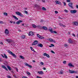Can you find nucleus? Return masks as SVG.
Masks as SVG:
<instances>
[{
  "mask_svg": "<svg viewBox=\"0 0 78 78\" xmlns=\"http://www.w3.org/2000/svg\"><path fill=\"white\" fill-rule=\"evenodd\" d=\"M8 52L9 53V54H10L11 55H12L13 57H14L15 58H16L17 56H16V55H15V54H13L12 52L11 51H10V50H9L8 51Z\"/></svg>",
  "mask_w": 78,
  "mask_h": 78,
  "instance_id": "nucleus-1",
  "label": "nucleus"
},
{
  "mask_svg": "<svg viewBox=\"0 0 78 78\" xmlns=\"http://www.w3.org/2000/svg\"><path fill=\"white\" fill-rule=\"evenodd\" d=\"M16 14L18 16H21V17H23V15L22 14V13L21 12H16Z\"/></svg>",
  "mask_w": 78,
  "mask_h": 78,
  "instance_id": "nucleus-2",
  "label": "nucleus"
},
{
  "mask_svg": "<svg viewBox=\"0 0 78 78\" xmlns=\"http://www.w3.org/2000/svg\"><path fill=\"white\" fill-rule=\"evenodd\" d=\"M69 70L70 73H78V72L76 71H74L71 70L70 69H69Z\"/></svg>",
  "mask_w": 78,
  "mask_h": 78,
  "instance_id": "nucleus-3",
  "label": "nucleus"
},
{
  "mask_svg": "<svg viewBox=\"0 0 78 78\" xmlns=\"http://www.w3.org/2000/svg\"><path fill=\"white\" fill-rule=\"evenodd\" d=\"M73 25L74 26H78V22L74 21L73 22Z\"/></svg>",
  "mask_w": 78,
  "mask_h": 78,
  "instance_id": "nucleus-4",
  "label": "nucleus"
},
{
  "mask_svg": "<svg viewBox=\"0 0 78 78\" xmlns=\"http://www.w3.org/2000/svg\"><path fill=\"white\" fill-rule=\"evenodd\" d=\"M37 43H38V41L37 40H35L34 41V42L33 43L32 45H36V44H37Z\"/></svg>",
  "mask_w": 78,
  "mask_h": 78,
  "instance_id": "nucleus-5",
  "label": "nucleus"
},
{
  "mask_svg": "<svg viewBox=\"0 0 78 78\" xmlns=\"http://www.w3.org/2000/svg\"><path fill=\"white\" fill-rule=\"evenodd\" d=\"M48 40L49 42H54V43H55V42H56V41H55L53 40V39L51 38H49Z\"/></svg>",
  "mask_w": 78,
  "mask_h": 78,
  "instance_id": "nucleus-6",
  "label": "nucleus"
},
{
  "mask_svg": "<svg viewBox=\"0 0 78 78\" xmlns=\"http://www.w3.org/2000/svg\"><path fill=\"white\" fill-rule=\"evenodd\" d=\"M77 11L76 10H71L70 11V12L71 13H73V14H75L76 12Z\"/></svg>",
  "mask_w": 78,
  "mask_h": 78,
  "instance_id": "nucleus-7",
  "label": "nucleus"
},
{
  "mask_svg": "<svg viewBox=\"0 0 78 78\" xmlns=\"http://www.w3.org/2000/svg\"><path fill=\"white\" fill-rule=\"evenodd\" d=\"M21 22H23V21L21 20H19L18 21H17L16 23L17 25H19L21 23Z\"/></svg>",
  "mask_w": 78,
  "mask_h": 78,
  "instance_id": "nucleus-8",
  "label": "nucleus"
},
{
  "mask_svg": "<svg viewBox=\"0 0 78 78\" xmlns=\"http://www.w3.org/2000/svg\"><path fill=\"white\" fill-rule=\"evenodd\" d=\"M68 5L69 7H71V8H73V3L72 2H70L68 4Z\"/></svg>",
  "mask_w": 78,
  "mask_h": 78,
  "instance_id": "nucleus-9",
  "label": "nucleus"
},
{
  "mask_svg": "<svg viewBox=\"0 0 78 78\" xmlns=\"http://www.w3.org/2000/svg\"><path fill=\"white\" fill-rule=\"evenodd\" d=\"M5 41H7L8 43H10V42H12V40L11 39H6Z\"/></svg>",
  "mask_w": 78,
  "mask_h": 78,
  "instance_id": "nucleus-10",
  "label": "nucleus"
},
{
  "mask_svg": "<svg viewBox=\"0 0 78 78\" xmlns=\"http://www.w3.org/2000/svg\"><path fill=\"white\" fill-rule=\"evenodd\" d=\"M68 43H69V44H72V43H73V41H72V40L70 38L68 39Z\"/></svg>",
  "mask_w": 78,
  "mask_h": 78,
  "instance_id": "nucleus-11",
  "label": "nucleus"
},
{
  "mask_svg": "<svg viewBox=\"0 0 78 78\" xmlns=\"http://www.w3.org/2000/svg\"><path fill=\"white\" fill-rule=\"evenodd\" d=\"M68 66H69V67H75L74 65L72 64V63H69L68 64Z\"/></svg>",
  "mask_w": 78,
  "mask_h": 78,
  "instance_id": "nucleus-12",
  "label": "nucleus"
},
{
  "mask_svg": "<svg viewBox=\"0 0 78 78\" xmlns=\"http://www.w3.org/2000/svg\"><path fill=\"white\" fill-rule=\"evenodd\" d=\"M2 69H5V70H6L7 71H8V69H7L6 67L5 66L2 65Z\"/></svg>",
  "mask_w": 78,
  "mask_h": 78,
  "instance_id": "nucleus-13",
  "label": "nucleus"
},
{
  "mask_svg": "<svg viewBox=\"0 0 78 78\" xmlns=\"http://www.w3.org/2000/svg\"><path fill=\"white\" fill-rule=\"evenodd\" d=\"M5 33L6 34H9V30L7 29H6L5 30Z\"/></svg>",
  "mask_w": 78,
  "mask_h": 78,
  "instance_id": "nucleus-14",
  "label": "nucleus"
},
{
  "mask_svg": "<svg viewBox=\"0 0 78 78\" xmlns=\"http://www.w3.org/2000/svg\"><path fill=\"white\" fill-rule=\"evenodd\" d=\"M44 56H46L47 58H50V56L48 54H47L46 53H44L43 54Z\"/></svg>",
  "mask_w": 78,
  "mask_h": 78,
  "instance_id": "nucleus-15",
  "label": "nucleus"
},
{
  "mask_svg": "<svg viewBox=\"0 0 78 78\" xmlns=\"http://www.w3.org/2000/svg\"><path fill=\"white\" fill-rule=\"evenodd\" d=\"M34 35V33L32 31H30L29 32V36H33Z\"/></svg>",
  "mask_w": 78,
  "mask_h": 78,
  "instance_id": "nucleus-16",
  "label": "nucleus"
},
{
  "mask_svg": "<svg viewBox=\"0 0 78 78\" xmlns=\"http://www.w3.org/2000/svg\"><path fill=\"white\" fill-rule=\"evenodd\" d=\"M42 29H43L44 30H45L46 31H47V30H48V29L47 28V27L45 26L42 27Z\"/></svg>",
  "mask_w": 78,
  "mask_h": 78,
  "instance_id": "nucleus-17",
  "label": "nucleus"
},
{
  "mask_svg": "<svg viewBox=\"0 0 78 78\" xmlns=\"http://www.w3.org/2000/svg\"><path fill=\"white\" fill-rule=\"evenodd\" d=\"M25 66H28V67H30V68H32V66H31V65H28V64L27 63H26L25 64Z\"/></svg>",
  "mask_w": 78,
  "mask_h": 78,
  "instance_id": "nucleus-18",
  "label": "nucleus"
},
{
  "mask_svg": "<svg viewBox=\"0 0 78 78\" xmlns=\"http://www.w3.org/2000/svg\"><path fill=\"white\" fill-rule=\"evenodd\" d=\"M38 73L40 75H43L44 74V72L42 71H38Z\"/></svg>",
  "mask_w": 78,
  "mask_h": 78,
  "instance_id": "nucleus-19",
  "label": "nucleus"
},
{
  "mask_svg": "<svg viewBox=\"0 0 78 78\" xmlns=\"http://www.w3.org/2000/svg\"><path fill=\"white\" fill-rule=\"evenodd\" d=\"M55 2L57 4H61V2L60 1H58L57 0L55 1Z\"/></svg>",
  "mask_w": 78,
  "mask_h": 78,
  "instance_id": "nucleus-20",
  "label": "nucleus"
},
{
  "mask_svg": "<svg viewBox=\"0 0 78 78\" xmlns=\"http://www.w3.org/2000/svg\"><path fill=\"white\" fill-rule=\"evenodd\" d=\"M48 31H49L51 33H53V29H52L51 28V29H48Z\"/></svg>",
  "mask_w": 78,
  "mask_h": 78,
  "instance_id": "nucleus-21",
  "label": "nucleus"
},
{
  "mask_svg": "<svg viewBox=\"0 0 78 78\" xmlns=\"http://www.w3.org/2000/svg\"><path fill=\"white\" fill-rule=\"evenodd\" d=\"M37 46H38V47H43V45L42 44H38L37 45Z\"/></svg>",
  "mask_w": 78,
  "mask_h": 78,
  "instance_id": "nucleus-22",
  "label": "nucleus"
},
{
  "mask_svg": "<svg viewBox=\"0 0 78 78\" xmlns=\"http://www.w3.org/2000/svg\"><path fill=\"white\" fill-rule=\"evenodd\" d=\"M7 67L8 69L9 70L11 71V67L9 66H7Z\"/></svg>",
  "mask_w": 78,
  "mask_h": 78,
  "instance_id": "nucleus-23",
  "label": "nucleus"
},
{
  "mask_svg": "<svg viewBox=\"0 0 78 78\" xmlns=\"http://www.w3.org/2000/svg\"><path fill=\"white\" fill-rule=\"evenodd\" d=\"M13 18H15V19H16V20H19V19L17 18V17H16L15 16L13 15Z\"/></svg>",
  "mask_w": 78,
  "mask_h": 78,
  "instance_id": "nucleus-24",
  "label": "nucleus"
},
{
  "mask_svg": "<svg viewBox=\"0 0 78 78\" xmlns=\"http://www.w3.org/2000/svg\"><path fill=\"white\" fill-rule=\"evenodd\" d=\"M34 8H39V5L36 4L34 5Z\"/></svg>",
  "mask_w": 78,
  "mask_h": 78,
  "instance_id": "nucleus-25",
  "label": "nucleus"
},
{
  "mask_svg": "<svg viewBox=\"0 0 78 78\" xmlns=\"http://www.w3.org/2000/svg\"><path fill=\"white\" fill-rule=\"evenodd\" d=\"M25 38V36L24 35H23L21 36V38L23 39H24Z\"/></svg>",
  "mask_w": 78,
  "mask_h": 78,
  "instance_id": "nucleus-26",
  "label": "nucleus"
},
{
  "mask_svg": "<svg viewBox=\"0 0 78 78\" xmlns=\"http://www.w3.org/2000/svg\"><path fill=\"white\" fill-rule=\"evenodd\" d=\"M4 56L5 58H6V59H8V57H7V55H6L5 54H4Z\"/></svg>",
  "mask_w": 78,
  "mask_h": 78,
  "instance_id": "nucleus-27",
  "label": "nucleus"
},
{
  "mask_svg": "<svg viewBox=\"0 0 78 78\" xmlns=\"http://www.w3.org/2000/svg\"><path fill=\"white\" fill-rule=\"evenodd\" d=\"M30 49L32 51H33L34 52H36V51H34V49H33V48L32 47H30Z\"/></svg>",
  "mask_w": 78,
  "mask_h": 78,
  "instance_id": "nucleus-28",
  "label": "nucleus"
},
{
  "mask_svg": "<svg viewBox=\"0 0 78 78\" xmlns=\"http://www.w3.org/2000/svg\"><path fill=\"white\" fill-rule=\"evenodd\" d=\"M20 59H25V58L22 55L20 56Z\"/></svg>",
  "mask_w": 78,
  "mask_h": 78,
  "instance_id": "nucleus-29",
  "label": "nucleus"
},
{
  "mask_svg": "<svg viewBox=\"0 0 78 78\" xmlns=\"http://www.w3.org/2000/svg\"><path fill=\"white\" fill-rule=\"evenodd\" d=\"M32 26L33 27V28H36V25L35 24H33L32 25Z\"/></svg>",
  "mask_w": 78,
  "mask_h": 78,
  "instance_id": "nucleus-30",
  "label": "nucleus"
},
{
  "mask_svg": "<svg viewBox=\"0 0 78 78\" xmlns=\"http://www.w3.org/2000/svg\"><path fill=\"white\" fill-rule=\"evenodd\" d=\"M42 9L43 10V11H46L47 10L44 7H43L42 8Z\"/></svg>",
  "mask_w": 78,
  "mask_h": 78,
  "instance_id": "nucleus-31",
  "label": "nucleus"
},
{
  "mask_svg": "<svg viewBox=\"0 0 78 78\" xmlns=\"http://www.w3.org/2000/svg\"><path fill=\"white\" fill-rule=\"evenodd\" d=\"M4 15L5 16H8V13L7 12L4 13Z\"/></svg>",
  "mask_w": 78,
  "mask_h": 78,
  "instance_id": "nucleus-32",
  "label": "nucleus"
},
{
  "mask_svg": "<svg viewBox=\"0 0 78 78\" xmlns=\"http://www.w3.org/2000/svg\"><path fill=\"white\" fill-rule=\"evenodd\" d=\"M39 39H44V37L40 36V37H39Z\"/></svg>",
  "mask_w": 78,
  "mask_h": 78,
  "instance_id": "nucleus-33",
  "label": "nucleus"
},
{
  "mask_svg": "<svg viewBox=\"0 0 78 78\" xmlns=\"http://www.w3.org/2000/svg\"><path fill=\"white\" fill-rule=\"evenodd\" d=\"M37 37H38V38H39L40 37H41V35H39V34H37Z\"/></svg>",
  "mask_w": 78,
  "mask_h": 78,
  "instance_id": "nucleus-34",
  "label": "nucleus"
},
{
  "mask_svg": "<svg viewBox=\"0 0 78 78\" xmlns=\"http://www.w3.org/2000/svg\"><path fill=\"white\" fill-rule=\"evenodd\" d=\"M62 27H65V26H64V25H63V24L60 23L59 24Z\"/></svg>",
  "mask_w": 78,
  "mask_h": 78,
  "instance_id": "nucleus-35",
  "label": "nucleus"
},
{
  "mask_svg": "<svg viewBox=\"0 0 78 78\" xmlns=\"http://www.w3.org/2000/svg\"><path fill=\"white\" fill-rule=\"evenodd\" d=\"M64 47H68V44H65L64 45Z\"/></svg>",
  "mask_w": 78,
  "mask_h": 78,
  "instance_id": "nucleus-36",
  "label": "nucleus"
},
{
  "mask_svg": "<svg viewBox=\"0 0 78 78\" xmlns=\"http://www.w3.org/2000/svg\"><path fill=\"white\" fill-rule=\"evenodd\" d=\"M27 74L29 75H31V73H30V72H27Z\"/></svg>",
  "mask_w": 78,
  "mask_h": 78,
  "instance_id": "nucleus-37",
  "label": "nucleus"
},
{
  "mask_svg": "<svg viewBox=\"0 0 78 78\" xmlns=\"http://www.w3.org/2000/svg\"><path fill=\"white\" fill-rule=\"evenodd\" d=\"M38 27L39 28H42V27L41 26H38Z\"/></svg>",
  "mask_w": 78,
  "mask_h": 78,
  "instance_id": "nucleus-38",
  "label": "nucleus"
},
{
  "mask_svg": "<svg viewBox=\"0 0 78 78\" xmlns=\"http://www.w3.org/2000/svg\"><path fill=\"white\" fill-rule=\"evenodd\" d=\"M64 11L65 12H69V11L68 10H67V9H65L64 10Z\"/></svg>",
  "mask_w": 78,
  "mask_h": 78,
  "instance_id": "nucleus-39",
  "label": "nucleus"
},
{
  "mask_svg": "<svg viewBox=\"0 0 78 78\" xmlns=\"http://www.w3.org/2000/svg\"><path fill=\"white\" fill-rule=\"evenodd\" d=\"M24 11L25 14H28V12H27V11Z\"/></svg>",
  "mask_w": 78,
  "mask_h": 78,
  "instance_id": "nucleus-40",
  "label": "nucleus"
},
{
  "mask_svg": "<svg viewBox=\"0 0 78 78\" xmlns=\"http://www.w3.org/2000/svg\"><path fill=\"white\" fill-rule=\"evenodd\" d=\"M63 63V64H67V62L66 61H64Z\"/></svg>",
  "mask_w": 78,
  "mask_h": 78,
  "instance_id": "nucleus-41",
  "label": "nucleus"
},
{
  "mask_svg": "<svg viewBox=\"0 0 78 78\" xmlns=\"http://www.w3.org/2000/svg\"><path fill=\"white\" fill-rule=\"evenodd\" d=\"M55 33V34H57V32L55 31H53V33Z\"/></svg>",
  "mask_w": 78,
  "mask_h": 78,
  "instance_id": "nucleus-42",
  "label": "nucleus"
},
{
  "mask_svg": "<svg viewBox=\"0 0 78 78\" xmlns=\"http://www.w3.org/2000/svg\"><path fill=\"white\" fill-rule=\"evenodd\" d=\"M51 53H55V52L52 50L51 51Z\"/></svg>",
  "mask_w": 78,
  "mask_h": 78,
  "instance_id": "nucleus-43",
  "label": "nucleus"
},
{
  "mask_svg": "<svg viewBox=\"0 0 78 78\" xmlns=\"http://www.w3.org/2000/svg\"><path fill=\"white\" fill-rule=\"evenodd\" d=\"M63 5L64 6H66V3L65 2H63Z\"/></svg>",
  "mask_w": 78,
  "mask_h": 78,
  "instance_id": "nucleus-44",
  "label": "nucleus"
},
{
  "mask_svg": "<svg viewBox=\"0 0 78 78\" xmlns=\"http://www.w3.org/2000/svg\"><path fill=\"white\" fill-rule=\"evenodd\" d=\"M51 45L52 47H55V45L53 44H51Z\"/></svg>",
  "mask_w": 78,
  "mask_h": 78,
  "instance_id": "nucleus-45",
  "label": "nucleus"
},
{
  "mask_svg": "<svg viewBox=\"0 0 78 78\" xmlns=\"http://www.w3.org/2000/svg\"><path fill=\"white\" fill-rule=\"evenodd\" d=\"M40 64H41V65H44V63L42 62H41Z\"/></svg>",
  "mask_w": 78,
  "mask_h": 78,
  "instance_id": "nucleus-46",
  "label": "nucleus"
},
{
  "mask_svg": "<svg viewBox=\"0 0 78 78\" xmlns=\"http://www.w3.org/2000/svg\"><path fill=\"white\" fill-rule=\"evenodd\" d=\"M4 23V22L2 21H1L0 22V24H1V23Z\"/></svg>",
  "mask_w": 78,
  "mask_h": 78,
  "instance_id": "nucleus-47",
  "label": "nucleus"
},
{
  "mask_svg": "<svg viewBox=\"0 0 78 78\" xmlns=\"http://www.w3.org/2000/svg\"><path fill=\"white\" fill-rule=\"evenodd\" d=\"M67 2H70V0H67Z\"/></svg>",
  "mask_w": 78,
  "mask_h": 78,
  "instance_id": "nucleus-48",
  "label": "nucleus"
},
{
  "mask_svg": "<svg viewBox=\"0 0 78 78\" xmlns=\"http://www.w3.org/2000/svg\"><path fill=\"white\" fill-rule=\"evenodd\" d=\"M55 12L56 14H58V11H55Z\"/></svg>",
  "mask_w": 78,
  "mask_h": 78,
  "instance_id": "nucleus-49",
  "label": "nucleus"
},
{
  "mask_svg": "<svg viewBox=\"0 0 78 78\" xmlns=\"http://www.w3.org/2000/svg\"><path fill=\"white\" fill-rule=\"evenodd\" d=\"M58 18L60 19H63V18H61V16H58Z\"/></svg>",
  "mask_w": 78,
  "mask_h": 78,
  "instance_id": "nucleus-50",
  "label": "nucleus"
},
{
  "mask_svg": "<svg viewBox=\"0 0 78 78\" xmlns=\"http://www.w3.org/2000/svg\"><path fill=\"white\" fill-rule=\"evenodd\" d=\"M42 2H44V3L45 2V0H42Z\"/></svg>",
  "mask_w": 78,
  "mask_h": 78,
  "instance_id": "nucleus-51",
  "label": "nucleus"
},
{
  "mask_svg": "<svg viewBox=\"0 0 78 78\" xmlns=\"http://www.w3.org/2000/svg\"><path fill=\"white\" fill-rule=\"evenodd\" d=\"M72 36H74V37H75V34H72Z\"/></svg>",
  "mask_w": 78,
  "mask_h": 78,
  "instance_id": "nucleus-52",
  "label": "nucleus"
},
{
  "mask_svg": "<svg viewBox=\"0 0 78 78\" xmlns=\"http://www.w3.org/2000/svg\"><path fill=\"white\" fill-rule=\"evenodd\" d=\"M63 72L60 71V74H62V73H63Z\"/></svg>",
  "mask_w": 78,
  "mask_h": 78,
  "instance_id": "nucleus-53",
  "label": "nucleus"
},
{
  "mask_svg": "<svg viewBox=\"0 0 78 78\" xmlns=\"http://www.w3.org/2000/svg\"><path fill=\"white\" fill-rule=\"evenodd\" d=\"M10 23H12L13 22H12V21H10L9 22Z\"/></svg>",
  "mask_w": 78,
  "mask_h": 78,
  "instance_id": "nucleus-54",
  "label": "nucleus"
},
{
  "mask_svg": "<svg viewBox=\"0 0 78 78\" xmlns=\"http://www.w3.org/2000/svg\"><path fill=\"white\" fill-rule=\"evenodd\" d=\"M2 59L0 58V62H2Z\"/></svg>",
  "mask_w": 78,
  "mask_h": 78,
  "instance_id": "nucleus-55",
  "label": "nucleus"
},
{
  "mask_svg": "<svg viewBox=\"0 0 78 78\" xmlns=\"http://www.w3.org/2000/svg\"><path fill=\"white\" fill-rule=\"evenodd\" d=\"M1 56H2V57L3 58H5V57H4V56L3 55L1 54Z\"/></svg>",
  "mask_w": 78,
  "mask_h": 78,
  "instance_id": "nucleus-56",
  "label": "nucleus"
},
{
  "mask_svg": "<svg viewBox=\"0 0 78 78\" xmlns=\"http://www.w3.org/2000/svg\"><path fill=\"white\" fill-rule=\"evenodd\" d=\"M16 70L17 72H18V68H16Z\"/></svg>",
  "mask_w": 78,
  "mask_h": 78,
  "instance_id": "nucleus-57",
  "label": "nucleus"
},
{
  "mask_svg": "<svg viewBox=\"0 0 78 78\" xmlns=\"http://www.w3.org/2000/svg\"><path fill=\"white\" fill-rule=\"evenodd\" d=\"M43 70H46V68H43Z\"/></svg>",
  "mask_w": 78,
  "mask_h": 78,
  "instance_id": "nucleus-58",
  "label": "nucleus"
},
{
  "mask_svg": "<svg viewBox=\"0 0 78 78\" xmlns=\"http://www.w3.org/2000/svg\"><path fill=\"white\" fill-rule=\"evenodd\" d=\"M0 44H1V45H3V42H1L0 43Z\"/></svg>",
  "mask_w": 78,
  "mask_h": 78,
  "instance_id": "nucleus-59",
  "label": "nucleus"
},
{
  "mask_svg": "<svg viewBox=\"0 0 78 78\" xmlns=\"http://www.w3.org/2000/svg\"><path fill=\"white\" fill-rule=\"evenodd\" d=\"M37 78H42L41 77H40L39 76H37Z\"/></svg>",
  "mask_w": 78,
  "mask_h": 78,
  "instance_id": "nucleus-60",
  "label": "nucleus"
},
{
  "mask_svg": "<svg viewBox=\"0 0 78 78\" xmlns=\"http://www.w3.org/2000/svg\"><path fill=\"white\" fill-rule=\"evenodd\" d=\"M76 8H77V9H78V5H76Z\"/></svg>",
  "mask_w": 78,
  "mask_h": 78,
  "instance_id": "nucleus-61",
  "label": "nucleus"
},
{
  "mask_svg": "<svg viewBox=\"0 0 78 78\" xmlns=\"http://www.w3.org/2000/svg\"><path fill=\"white\" fill-rule=\"evenodd\" d=\"M32 62H35V60H33Z\"/></svg>",
  "mask_w": 78,
  "mask_h": 78,
  "instance_id": "nucleus-62",
  "label": "nucleus"
},
{
  "mask_svg": "<svg viewBox=\"0 0 78 78\" xmlns=\"http://www.w3.org/2000/svg\"><path fill=\"white\" fill-rule=\"evenodd\" d=\"M43 22V20H41L40 22Z\"/></svg>",
  "mask_w": 78,
  "mask_h": 78,
  "instance_id": "nucleus-63",
  "label": "nucleus"
},
{
  "mask_svg": "<svg viewBox=\"0 0 78 78\" xmlns=\"http://www.w3.org/2000/svg\"><path fill=\"white\" fill-rule=\"evenodd\" d=\"M76 78H78V76H76Z\"/></svg>",
  "mask_w": 78,
  "mask_h": 78,
  "instance_id": "nucleus-64",
  "label": "nucleus"
}]
</instances>
